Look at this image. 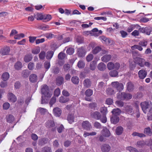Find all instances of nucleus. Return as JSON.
Instances as JSON below:
<instances>
[{
  "mask_svg": "<svg viewBox=\"0 0 152 152\" xmlns=\"http://www.w3.org/2000/svg\"><path fill=\"white\" fill-rule=\"evenodd\" d=\"M82 128L86 130H90L92 128L91 124L88 121H83L81 123Z\"/></svg>",
  "mask_w": 152,
  "mask_h": 152,
  "instance_id": "1",
  "label": "nucleus"
},
{
  "mask_svg": "<svg viewBox=\"0 0 152 152\" xmlns=\"http://www.w3.org/2000/svg\"><path fill=\"white\" fill-rule=\"evenodd\" d=\"M134 63L141 67H143V64L145 62V59L139 57L133 58Z\"/></svg>",
  "mask_w": 152,
  "mask_h": 152,
  "instance_id": "2",
  "label": "nucleus"
},
{
  "mask_svg": "<svg viewBox=\"0 0 152 152\" xmlns=\"http://www.w3.org/2000/svg\"><path fill=\"white\" fill-rule=\"evenodd\" d=\"M141 106L142 110L144 113H146L147 111V109H150L152 107V105L151 104H149L148 103L144 102L141 103Z\"/></svg>",
  "mask_w": 152,
  "mask_h": 152,
  "instance_id": "3",
  "label": "nucleus"
},
{
  "mask_svg": "<svg viewBox=\"0 0 152 152\" xmlns=\"http://www.w3.org/2000/svg\"><path fill=\"white\" fill-rule=\"evenodd\" d=\"M101 149L102 152H109L111 149V147L108 144L104 143L101 145Z\"/></svg>",
  "mask_w": 152,
  "mask_h": 152,
  "instance_id": "4",
  "label": "nucleus"
},
{
  "mask_svg": "<svg viewBox=\"0 0 152 152\" xmlns=\"http://www.w3.org/2000/svg\"><path fill=\"white\" fill-rule=\"evenodd\" d=\"M77 54L79 57H84L86 53L85 48L83 47H81L78 48Z\"/></svg>",
  "mask_w": 152,
  "mask_h": 152,
  "instance_id": "5",
  "label": "nucleus"
},
{
  "mask_svg": "<svg viewBox=\"0 0 152 152\" xmlns=\"http://www.w3.org/2000/svg\"><path fill=\"white\" fill-rule=\"evenodd\" d=\"M102 135L104 137H108L110 136L111 133L109 130L106 128L104 127L101 132Z\"/></svg>",
  "mask_w": 152,
  "mask_h": 152,
  "instance_id": "6",
  "label": "nucleus"
},
{
  "mask_svg": "<svg viewBox=\"0 0 152 152\" xmlns=\"http://www.w3.org/2000/svg\"><path fill=\"white\" fill-rule=\"evenodd\" d=\"M10 51L9 47H6L1 49L0 50V53L2 55H8Z\"/></svg>",
  "mask_w": 152,
  "mask_h": 152,
  "instance_id": "7",
  "label": "nucleus"
},
{
  "mask_svg": "<svg viewBox=\"0 0 152 152\" xmlns=\"http://www.w3.org/2000/svg\"><path fill=\"white\" fill-rule=\"evenodd\" d=\"M53 111L55 115L57 117H59L61 113V110L60 108L58 107L54 108Z\"/></svg>",
  "mask_w": 152,
  "mask_h": 152,
  "instance_id": "8",
  "label": "nucleus"
},
{
  "mask_svg": "<svg viewBox=\"0 0 152 152\" xmlns=\"http://www.w3.org/2000/svg\"><path fill=\"white\" fill-rule=\"evenodd\" d=\"M8 98L10 101L15 102L17 100L15 96L12 93H9L7 95Z\"/></svg>",
  "mask_w": 152,
  "mask_h": 152,
  "instance_id": "9",
  "label": "nucleus"
},
{
  "mask_svg": "<svg viewBox=\"0 0 152 152\" xmlns=\"http://www.w3.org/2000/svg\"><path fill=\"white\" fill-rule=\"evenodd\" d=\"M75 117L73 113L69 114L68 115L67 120L69 123L71 124L74 122Z\"/></svg>",
  "mask_w": 152,
  "mask_h": 152,
  "instance_id": "10",
  "label": "nucleus"
},
{
  "mask_svg": "<svg viewBox=\"0 0 152 152\" xmlns=\"http://www.w3.org/2000/svg\"><path fill=\"white\" fill-rule=\"evenodd\" d=\"M92 116L97 120H99L101 118V115L100 113L98 111H95L91 115Z\"/></svg>",
  "mask_w": 152,
  "mask_h": 152,
  "instance_id": "11",
  "label": "nucleus"
},
{
  "mask_svg": "<svg viewBox=\"0 0 152 152\" xmlns=\"http://www.w3.org/2000/svg\"><path fill=\"white\" fill-rule=\"evenodd\" d=\"M124 131L123 128L121 126L117 127L115 129V133L118 135H121Z\"/></svg>",
  "mask_w": 152,
  "mask_h": 152,
  "instance_id": "12",
  "label": "nucleus"
},
{
  "mask_svg": "<svg viewBox=\"0 0 152 152\" xmlns=\"http://www.w3.org/2000/svg\"><path fill=\"white\" fill-rule=\"evenodd\" d=\"M111 58V56L110 55H105L102 57L101 59L102 61L105 62H107L110 60Z\"/></svg>",
  "mask_w": 152,
  "mask_h": 152,
  "instance_id": "13",
  "label": "nucleus"
},
{
  "mask_svg": "<svg viewBox=\"0 0 152 152\" xmlns=\"http://www.w3.org/2000/svg\"><path fill=\"white\" fill-rule=\"evenodd\" d=\"M146 145V141L145 142L143 140L138 141L136 143L137 146L139 148L142 147Z\"/></svg>",
  "mask_w": 152,
  "mask_h": 152,
  "instance_id": "14",
  "label": "nucleus"
},
{
  "mask_svg": "<svg viewBox=\"0 0 152 152\" xmlns=\"http://www.w3.org/2000/svg\"><path fill=\"white\" fill-rule=\"evenodd\" d=\"M119 119L118 116H113L111 118V121L113 124H116L118 122Z\"/></svg>",
  "mask_w": 152,
  "mask_h": 152,
  "instance_id": "15",
  "label": "nucleus"
},
{
  "mask_svg": "<svg viewBox=\"0 0 152 152\" xmlns=\"http://www.w3.org/2000/svg\"><path fill=\"white\" fill-rule=\"evenodd\" d=\"M91 82L90 80L88 79H85L83 82L84 86L86 88H89L91 86Z\"/></svg>",
  "mask_w": 152,
  "mask_h": 152,
  "instance_id": "16",
  "label": "nucleus"
},
{
  "mask_svg": "<svg viewBox=\"0 0 152 152\" xmlns=\"http://www.w3.org/2000/svg\"><path fill=\"white\" fill-rule=\"evenodd\" d=\"M32 58V56L31 54H27L25 56L24 60L26 62H28L31 60Z\"/></svg>",
  "mask_w": 152,
  "mask_h": 152,
  "instance_id": "17",
  "label": "nucleus"
},
{
  "mask_svg": "<svg viewBox=\"0 0 152 152\" xmlns=\"http://www.w3.org/2000/svg\"><path fill=\"white\" fill-rule=\"evenodd\" d=\"M106 92L107 95L110 96L113 95L115 93L114 90L111 88H107L106 91Z\"/></svg>",
  "mask_w": 152,
  "mask_h": 152,
  "instance_id": "18",
  "label": "nucleus"
},
{
  "mask_svg": "<svg viewBox=\"0 0 152 152\" xmlns=\"http://www.w3.org/2000/svg\"><path fill=\"white\" fill-rule=\"evenodd\" d=\"M134 89V86L131 82H129L127 83V90L129 91H132Z\"/></svg>",
  "mask_w": 152,
  "mask_h": 152,
  "instance_id": "19",
  "label": "nucleus"
},
{
  "mask_svg": "<svg viewBox=\"0 0 152 152\" xmlns=\"http://www.w3.org/2000/svg\"><path fill=\"white\" fill-rule=\"evenodd\" d=\"M69 100L68 98L65 97L63 96H61L59 98V102L61 103H65L68 102Z\"/></svg>",
  "mask_w": 152,
  "mask_h": 152,
  "instance_id": "20",
  "label": "nucleus"
},
{
  "mask_svg": "<svg viewBox=\"0 0 152 152\" xmlns=\"http://www.w3.org/2000/svg\"><path fill=\"white\" fill-rule=\"evenodd\" d=\"M112 113L113 115V116H117L120 114L121 111L119 108H117L113 109Z\"/></svg>",
  "mask_w": 152,
  "mask_h": 152,
  "instance_id": "21",
  "label": "nucleus"
},
{
  "mask_svg": "<svg viewBox=\"0 0 152 152\" xmlns=\"http://www.w3.org/2000/svg\"><path fill=\"white\" fill-rule=\"evenodd\" d=\"M124 92H119L117 94V98L118 99L124 100Z\"/></svg>",
  "mask_w": 152,
  "mask_h": 152,
  "instance_id": "22",
  "label": "nucleus"
},
{
  "mask_svg": "<svg viewBox=\"0 0 152 152\" xmlns=\"http://www.w3.org/2000/svg\"><path fill=\"white\" fill-rule=\"evenodd\" d=\"M98 68L100 71H103L106 69V66L104 63L101 62L98 65Z\"/></svg>",
  "mask_w": 152,
  "mask_h": 152,
  "instance_id": "23",
  "label": "nucleus"
},
{
  "mask_svg": "<svg viewBox=\"0 0 152 152\" xmlns=\"http://www.w3.org/2000/svg\"><path fill=\"white\" fill-rule=\"evenodd\" d=\"M22 66V63L20 61H18L14 65L15 69L17 70H19L21 69Z\"/></svg>",
  "mask_w": 152,
  "mask_h": 152,
  "instance_id": "24",
  "label": "nucleus"
},
{
  "mask_svg": "<svg viewBox=\"0 0 152 152\" xmlns=\"http://www.w3.org/2000/svg\"><path fill=\"white\" fill-rule=\"evenodd\" d=\"M48 91V88L47 85H44L42 86L41 92L42 94H43Z\"/></svg>",
  "mask_w": 152,
  "mask_h": 152,
  "instance_id": "25",
  "label": "nucleus"
},
{
  "mask_svg": "<svg viewBox=\"0 0 152 152\" xmlns=\"http://www.w3.org/2000/svg\"><path fill=\"white\" fill-rule=\"evenodd\" d=\"M55 124L53 121L52 120L48 121L46 123V126L48 128H51L54 126Z\"/></svg>",
  "mask_w": 152,
  "mask_h": 152,
  "instance_id": "26",
  "label": "nucleus"
},
{
  "mask_svg": "<svg viewBox=\"0 0 152 152\" xmlns=\"http://www.w3.org/2000/svg\"><path fill=\"white\" fill-rule=\"evenodd\" d=\"M131 48L132 50H134L137 49L139 51H141L143 50V48L140 45H135L131 47Z\"/></svg>",
  "mask_w": 152,
  "mask_h": 152,
  "instance_id": "27",
  "label": "nucleus"
},
{
  "mask_svg": "<svg viewBox=\"0 0 152 152\" xmlns=\"http://www.w3.org/2000/svg\"><path fill=\"white\" fill-rule=\"evenodd\" d=\"M148 110L147 113V119L148 120L150 121L152 120V107Z\"/></svg>",
  "mask_w": 152,
  "mask_h": 152,
  "instance_id": "28",
  "label": "nucleus"
},
{
  "mask_svg": "<svg viewBox=\"0 0 152 152\" xmlns=\"http://www.w3.org/2000/svg\"><path fill=\"white\" fill-rule=\"evenodd\" d=\"M6 119L7 121L9 123L13 122L15 119L14 117L12 115H9L6 116Z\"/></svg>",
  "mask_w": 152,
  "mask_h": 152,
  "instance_id": "29",
  "label": "nucleus"
},
{
  "mask_svg": "<svg viewBox=\"0 0 152 152\" xmlns=\"http://www.w3.org/2000/svg\"><path fill=\"white\" fill-rule=\"evenodd\" d=\"M54 53L52 51H48L46 53V58L48 59H50L53 57Z\"/></svg>",
  "mask_w": 152,
  "mask_h": 152,
  "instance_id": "30",
  "label": "nucleus"
},
{
  "mask_svg": "<svg viewBox=\"0 0 152 152\" xmlns=\"http://www.w3.org/2000/svg\"><path fill=\"white\" fill-rule=\"evenodd\" d=\"M71 81L74 84H77L79 82V79L78 77H72Z\"/></svg>",
  "mask_w": 152,
  "mask_h": 152,
  "instance_id": "31",
  "label": "nucleus"
},
{
  "mask_svg": "<svg viewBox=\"0 0 152 152\" xmlns=\"http://www.w3.org/2000/svg\"><path fill=\"white\" fill-rule=\"evenodd\" d=\"M126 149L130 152H139L136 148L132 146H128L126 148Z\"/></svg>",
  "mask_w": 152,
  "mask_h": 152,
  "instance_id": "32",
  "label": "nucleus"
},
{
  "mask_svg": "<svg viewBox=\"0 0 152 152\" xmlns=\"http://www.w3.org/2000/svg\"><path fill=\"white\" fill-rule=\"evenodd\" d=\"M63 81V78L62 77H58L56 79L57 85L59 86L62 84Z\"/></svg>",
  "mask_w": 152,
  "mask_h": 152,
  "instance_id": "33",
  "label": "nucleus"
},
{
  "mask_svg": "<svg viewBox=\"0 0 152 152\" xmlns=\"http://www.w3.org/2000/svg\"><path fill=\"white\" fill-rule=\"evenodd\" d=\"M132 135L133 137L135 136H138L140 137H143L145 136V135L141 133H139L138 132H133L132 134Z\"/></svg>",
  "mask_w": 152,
  "mask_h": 152,
  "instance_id": "34",
  "label": "nucleus"
},
{
  "mask_svg": "<svg viewBox=\"0 0 152 152\" xmlns=\"http://www.w3.org/2000/svg\"><path fill=\"white\" fill-rule=\"evenodd\" d=\"M125 110L129 114H131L133 111V109L132 106L127 105L125 107Z\"/></svg>",
  "mask_w": 152,
  "mask_h": 152,
  "instance_id": "35",
  "label": "nucleus"
},
{
  "mask_svg": "<svg viewBox=\"0 0 152 152\" xmlns=\"http://www.w3.org/2000/svg\"><path fill=\"white\" fill-rule=\"evenodd\" d=\"M144 132L146 134L151 135L152 134V132L150 128L148 127L144 129Z\"/></svg>",
  "mask_w": 152,
  "mask_h": 152,
  "instance_id": "36",
  "label": "nucleus"
},
{
  "mask_svg": "<svg viewBox=\"0 0 152 152\" xmlns=\"http://www.w3.org/2000/svg\"><path fill=\"white\" fill-rule=\"evenodd\" d=\"M107 67L109 70H112L114 68V64L112 62H109L107 64Z\"/></svg>",
  "mask_w": 152,
  "mask_h": 152,
  "instance_id": "37",
  "label": "nucleus"
},
{
  "mask_svg": "<svg viewBox=\"0 0 152 152\" xmlns=\"http://www.w3.org/2000/svg\"><path fill=\"white\" fill-rule=\"evenodd\" d=\"M77 65L79 68H83L85 66V63L83 61L80 60L78 61Z\"/></svg>",
  "mask_w": 152,
  "mask_h": 152,
  "instance_id": "38",
  "label": "nucleus"
},
{
  "mask_svg": "<svg viewBox=\"0 0 152 152\" xmlns=\"http://www.w3.org/2000/svg\"><path fill=\"white\" fill-rule=\"evenodd\" d=\"M93 93V91L90 89H88L85 92V95L87 96H91L92 95Z\"/></svg>",
  "mask_w": 152,
  "mask_h": 152,
  "instance_id": "39",
  "label": "nucleus"
},
{
  "mask_svg": "<svg viewBox=\"0 0 152 152\" xmlns=\"http://www.w3.org/2000/svg\"><path fill=\"white\" fill-rule=\"evenodd\" d=\"M138 75L139 76H146L147 72L144 70L142 69L139 71Z\"/></svg>",
  "mask_w": 152,
  "mask_h": 152,
  "instance_id": "40",
  "label": "nucleus"
},
{
  "mask_svg": "<svg viewBox=\"0 0 152 152\" xmlns=\"http://www.w3.org/2000/svg\"><path fill=\"white\" fill-rule=\"evenodd\" d=\"M52 18L50 15H44L43 21L46 22L50 20Z\"/></svg>",
  "mask_w": 152,
  "mask_h": 152,
  "instance_id": "41",
  "label": "nucleus"
},
{
  "mask_svg": "<svg viewBox=\"0 0 152 152\" xmlns=\"http://www.w3.org/2000/svg\"><path fill=\"white\" fill-rule=\"evenodd\" d=\"M47 140L45 138H43L39 139V144L41 145H42L47 143Z\"/></svg>",
  "mask_w": 152,
  "mask_h": 152,
  "instance_id": "42",
  "label": "nucleus"
},
{
  "mask_svg": "<svg viewBox=\"0 0 152 152\" xmlns=\"http://www.w3.org/2000/svg\"><path fill=\"white\" fill-rule=\"evenodd\" d=\"M66 52L69 55H72L74 52V49L72 48H69L67 49Z\"/></svg>",
  "mask_w": 152,
  "mask_h": 152,
  "instance_id": "43",
  "label": "nucleus"
},
{
  "mask_svg": "<svg viewBox=\"0 0 152 152\" xmlns=\"http://www.w3.org/2000/svg\"><path fill=\"white\" fill-rule=\"evenodd\" d=\"M36 15L37 17H36V18L37 20H43L44 15H42L41 13H38Z\"/></svg>",
  "mask_w": 152,
  "mask_h": 152,
  "instance_id": "44",
  "label": "nucleus"
},
{
  "mask_svg": "<svg viewBox=\"0 0 152 152\" xmlns=\"http://www.w3.org/2000/svg\"><path fill=\"white\" fill-rule=\"evenodd\" d=\"M96 62L94 61H92L90 64V69L92 70H94L96 68Z\"/></svg>",
  "mask_w": 152,
  "mask_h": 152,
  "instance_id": "45",
  "label": "nucleus"
},
{
  "mask_svg": "<svg viewBox=\"0 0 152 152\" xmlns=\"http://www.w3.org/2000/svg\"><path fill=\"white\" fill-rule=\"evenodd\" d=\"M76 41L79 43H82L83 41V38L80 36H77L76 38Z\"/></svg>",
  "mask_w": 152,
  "mask_h": 152,
  "instance_id": "46",
  "label": "nucleus"
},
{
  "mask_svg": "<svg viewBox=\"0 0 152 152\" xmlns=\"http://www.w3.org/2000/svg\"><path fill=\"white\" fill-rule=\"evenodd\" d=\"M101 48L99 47H96L92 50L94 54H96L101 50Z\"/></svg>",
  "mask_w": 152,
  "mask_h": 152,
  "instance_id": "47",
  "label": "nucleus"
},
{
  "mask_svg": "<svg viewBox=\"0 0 152 152\" xmlns=\"http://www.w3.org/2000/svg\"><path fill=\"white\" fill-rule=\"evenodd\" d=\"M66 56V55L65 53L61 52L58 54V58L59 59H63L65 58Z\"/></svg>",
  "mask_w": 152,
  "mask_h": 152,
  "instance_id": "48",
  "label": "nucleus"
},
{
  "mask_svg": "<svg viewBox=\"0 0 152 152\" xmlns=\"http://www.w3.org/2000/svg\"><path fill=\"white\" fill-rule=\"evenodd\" d=\"M45 53L43 51H41L39 55V57L40 59L43 60L44 59L45 57Z\"/></svg>",
  "mask_w": 152,
  "mask_h": 152,
  "instance_id": "49",
  "label": "nucleus"
},
{
  "mask_svg": "<svg viewBox=\"0 0 152 152\" xmlns=\"http://www.w3.org/2000/svg\"><path fill=\"white\" fill-rule=\"evenodd\" d=\"M93 58V55L91 54H90L86 56V59L87 61L89 62L91 61Z\"/></svg>",
  "mask_w": 152,
  "mask_h": 152,
  "instance_id": "50",
  "label": "nucleus"
},
{
  "mask_svg": "<svg viewBox=\"0 0 152 152\" xmlns=\"http://www.w3.org/2000/svg\"><path fill=\"white\" fill-rule=\"evenodd\" d=\"M124 100H128L131 99L132 98V95L130 94H126L124 92Z\"/></svg>",
  "mask_w": 152,
  "mask_h": 152,
  "instance_id": "51",
  "label": "nucleus"
},
{
  "mask_svg": "<svg viewBox=\"0 0 152 152\" xmlns=\"http://www.w3.org/2000/svg\"><path fill=\"white\" fill-rule=\"evenodd\" d=\"M101 112L104 115H105L107 113V109L106 107H103L100 108Z\"/></svg>",
  "mask_w": 152,
  "mask_h": 152,
  "instance_id": "52",
  "label": "nucleus"
},
{
  "mask_svg": "<svg viewBox=\"0 0 152 152\" xmlns=\"http://www.w3.org/2000/svg\"><path fill=\"white\" fill-rule=\"evenodd\" d=\"M118 72L116 70H113L111 71L109 74L110 76H117L118 75Z\"/></svg>",
  "mask_w": 152,
  "mask_h": 152,
  "instance_id": "53",
  "label": "nucleus"
},
{
  "mask_svg": "<svg viewBox=\"0 0 152 152\" xmlns=\"http://www.w3.org/2000/svg\"><path fill=\"white\" fill-rule=\"evenodd\" d=\"M118 86L116 88L117 90L120 91H122L124 89V86L121 83H118Z\"/></svg>",
  "mask_w": 152,
  "mask_h": 152,
  "instance_id": "54",
  "label": "nucleus"
},
{
  "mask_svg": "<svg viewBox=\"0 0 152 152\" xmlns=\"http://www.w3.org/2000/svg\"><path fill=\"white\" fill-rule=\"evenodd\" d=\"M115 103L118 107H121L124 106V103L121 101H117L115 102Z\"/></svg>",
  "mask_w": 152,
  "mask_h": 152,
  "instance_id": "55",
  "label": "nucleus"
},
{
  "mask_svg": "<svg viewBox=\"0 0 152 152\" xmlns=\"http://www.w3.org/2000/svg\"><path fill=\"white\" fill-rule=\"evenodd\" d=\"M147 42L145 40L140 42L139 43V45L141 46L145 47L147 45Z\"/></svg>",
  "mask_w": 152,
  "mask_h": 152,
  "instance_id": "56",
  "label": "nucleus"
},
{
  "mask_svg": "<svg viewBox=\"0 0 152 152\" xmlns=\"http://www.w3.org/2000/svg\"><path fill=\"white\" fill-rule=\"evenodd\" d=\"M50 62L48 61H45L44 63V66L45 69H48L50 67Z\"/></svg>",
  "mask_w": 152,
  "mask_h": 152,
  "instance_id": "57",
  "label": "nucleus"
},
{
  "mask_svg": "<svg viewBox=\"0 0 152 152\" xmlns=\"http://www.w3.org/2000/svg\"><path fill=\"white\" fill-rule=\"evenodd\" d=\"M40 51V49L39 48L33 49L31 50L32 53L34 54H37Z\"/></svg>",
  "mask_w": 152,
  "mask_h": 152,
  "instance_id": "58",
  "label": "nucleus"
},
{
  "mask_svg": "<svg viewBox=\"0 0 152 152\" xmlns=\"http://www.w3.org/2000/svg\"><path fill=\"white\" fill-rule=\"evenodd\" d=\"M53 93L51 91H48L43 94L46 97L48 98H50L51 97Z\"/></svg>",
  "mask_w": 152,
  "mask_h": 152,
  "instance_id": "59",
  "label": "nucleus"
},
{
  "mask_svg": "<svg viewBox=\"0 0 152 152\" xmlns=\"http://www.w3.org/2000/svg\"><path fill=\"white\" fill-rule=\"evenodd\" d=\"M94 127L96 129H99L101 128V125L100 124L97 122H95L94 124Z\"/></svg>",
  "mask_w": 152,
  "mask_h": 152,
  "instance_id": "60",
  "label": "nucleus"
},
{
  "mask_svg": "<svg viewBox=\"0 0 152 152\" xmlns=\"http://www.w3.org/2000/svg\"><path fill=\"white\" fill-rule=\"evenodd\" d=\"M60 94V91L59 88L56 89L54 92V96H58Z\"/></svg>",
  "mask_w": 152,
  "mask_h": 152,
  "instance_id": "61",
  "label": "nucleus"
},
{
  "mask_svg": "<svg viewBox=\"0 0 152 152\" xmlns=\"http://www.w3.org/2000/svg\"><path fill=\"white\" fill-rule=\"evenodd\" d=\"M56 98L55 97H53L51 98L49 102V104L51 106H52L56 102Z\"/></svg>",
  "mask_w": 152,
  "mask_h": 152,
  "instance_id": "62",
  "label": "nucleus"
},
{
  "mask_svg": "<svg viewBox=\"0 0 152 152\" xmlns=\"http://www.w3.org/2000/svg\"><path fill=\"white\" fill-rule=\"evenodd\" d=\"M59 69L57 67H54L52 70V72L55 74H58L59 72Z\"/></svg>",
  "mask_w": 152,
  "mask_h": 152,
  "instance_id": "63",
  "label": "nucleus"
},
{
  "mask_svg": "<svg viewBox=\"0 0 152 152\" xmlns=\"http://www.w3.org/2000/svg\"><path fill=\"white\" fill-rule=\"evenodd\" d=\"M96 106V104L95 103L93 102L90 103L89 104V107L92 109H94L95 108Z\"/></svg>",
  "mask_w": 152,
  "mask_h": 152,
  "instance_id": "64",
  "label": "nucleus"
}]
</instances>
